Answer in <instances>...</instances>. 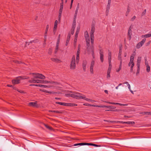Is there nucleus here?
<instances>
[{
	"label": "nucleus",
	"instance_id": "nucleus-1",
	"mask_svg": "<svg viewBox=\"0 0 151 151\" xmlns=\"http://www.w3.org/2000/svg\"><path fill=\"white\" fill-rule=\"evenodd\" d=\"M29 77L27 76H19L16 77L12 81V83L13 84H18L20 83L21 81L23 79H28Z\"/></svg>",
	"mask_w": 151,
	"mask_h": 151
},
{
	"label": "nucleus",
	"instance_id": "nucleus-2",
	"mask_svg": "<svg viewBox=\"0 0 151 151\" xmlns=\"http://www.w3.org/2000/svg\"><path fill=\"white\" fill-rule=\"evenodd\" d=\"M29 82L30 83H46L47 82L46 81L39 79H32L29 81Z\"/></svg>",
	"mask_w": 151,
	"mask_h": 151
},
{
	"label": "nucleus",
	"instance_id": "nucleus-3",
	"mask_svg": "<svg viewBox=\"0 0 151 151\" xmlns=\"http://www.w3.org/2000/svg\"><path fill=\"white\" fill-rule=\"evenodd\" d=\"M75 57V55L73 56L70 64V68L72 69H74L76 67Z\"/></svg>",
	"mask_w": 151,
	"mask_h": 151
},
{
	"label": "nucleus",
	"instance_id": "nucleus-4",
	"mask_svg": "<svg viewBox=\"0 0 151 151\" xmlns=\"http://www.w3.org/2000/svg\"><path fill=\"white\" fill-rule=\"evenodd\" d=\"M32 74L35 78H39L42 79H44L45 78V77L41 74L33 73Z\"/></svg>",
	"mask_w": 151,
	"mask_h": 151
},
{
	"label": "nucleus",
	"instance_id": "nucleus-5",
	"mask_svg": "<svg viewBox=\"0 0 151 151\" xmlns=\"http://www.w3.org/2000/svg\"><path fill=\"white\" fill-rule=\"evenodd\" d=\"M146 40V39L145 38L143 39L141 41L139 42L136 45V48L137 49H139L140 47H142L145 42Z\"/></svg>",
	"mask_w": 151,
	"mask_h": 151
},
{
	"label": "nucleus",
	"instance_id": "nucleus-6",
	"mask_svg": "<svg viewBox=\"0 0 151 151\" xmlns=\"http://www.w3.org/2000/svg\"><path fill=\"white\" fill-rule=\"evenodd\" d=\"M77 95L74 94L75 97L74 98L76 99H83L84 96H82V95L80 93H77Z\"/></svg>",
	"mask_w": 151,
	"mask_h": 151
},
{
	"label": "nucleus",
	"instance_id": "nucleus-7",
	"mask_svg": "<svg viewBox=\"0 0 151 151\" xmlns=\"http://www.w3.org/2000/svg\"><path fill=\"white\" fill-rule=\"evenodd\" d=\"M132 35V30L131 29V26L129 27V30H128V32L127 33V35L128 37L129 40H130L131 39L132 37L131 35Z\"/></svg>",
	"mask_w": 151,
	"mask_h": 151
},
{
	"label": "nucleus",
	"instance_id": "nucleus-8",
	"mask_svg": "<svg viewBox=\"0 0 151 151\" xmlns=\"http://www.w3.org/2000/svg\"><path fill=\"white\" fill-rule=\"evenodd\" d=\"M80 51V48L79 47L78 48V50L76 54V60L77 63H78L79 59V54Z\"/></svg>",
	"mask_w": 151,
	"mask_h": 151
},
{
	"label": "nucleus",
	"instance_id": "nucleus-9",
	"mask_svg": "<svg viewBox=\"0 0 151 151\" xmlns=\"http://www.w3.org/2000/svg\"><path fill=\"white\" fill-rule=\"evenodd\" d=\"M99 53L100 55V58L101 61L102 62H103L104 60V52L101 49H99Z\"/></svg>",
	"mask_w": 151,
	"mask_h": 151
},
{
	"label": "nucleus",
	"instance_id": "nucleus-10",
	"mask_svg": "<svg viewBox=\"0 0 151 151\" xmlns=\"http://www.w3.org/2000/svg\"><path fill=\"white\" fill-rule=\"evenodd\" d=\"M95 31V27L94 24L91 25V29L90 32V36H94V33Z\"/></svg>",
	"mask_w": 151,
	"mask_h": 151
},
{
	"label": "nucleus",
	"instance_id": "nucleus-11",
	"mask_svg": "<svg viewBox=\"0 0 151 151\" xmlns=\"http://www.w3.org/2000/svg\"><path fill=\"white\" fill-rule=\"evenodd\" d=\"M37 102L35 101V102H30L29 105L30 106H33L34 107H38V105L37 104Z\"/></svg>",
	"mask_w": 151,
	"mask_h": 151
},
{
	"label": "nucleus",
	"instance_id": "nucleus-12",
	"mask_svg": "<svg viewBox=\"0 0 151 151\" xmlns=\"http://www.w3.org/2000/svg\"><path fill=\"white\" fill-rule=\"evenodd\" d=\"M56 104H59L60 105H63L64 106H71V104H71L70 103H62V102H56Z\"/></svg>",
	"mask_w": 151,
	"mask_h": 151
},
{
	"label": "nucleus",
	"instance_id": "nucleus-13",
	"mask_svg": "<svg viewBox=\"0 0 151 151\" xmlns=\"http://www.w3.org/2000/svg\"><path fill=\"white\" fill-rule=\"evenodd\" d=\"M128 86V88L129 89L131 93H133V91H136V89L135 88V86H132V90L130 88V86Z\"/></svg>",
	"mask_w": 151,
	"mask_h": 151
},
{
	"label": "nucleus",
	"instance_id": "nucleus-14",
	"mask_svg": "<svg viewBox=\"0 0 151 151\" xmlns=\"http://www.w3.org/2000/svg\"><path fill=\"white\" fill-rule=\"evenodd\" d=\"M141 58V57H138L137 63V67L140 66Z\"/></svg>",
	"mask_w": 151,
	"mask_h": 151
},
{
	"label": "nucleus",
	"instance_id": "nucleus-15",
	"mask_svg": "<svg viewBox=\"0 0 151 151\" xmlns=\"http://www.w3.org/2000/svg\"><path fill=\"white\" fill-rule=\"evenodd\" d=\"M70 33H69L68 34V35L67 37V38L66 41V43H65L66 46L68 45V42H69V41L70 40Z\"/></svg>",
	"mask_w": 151,
	"mask_h": 151
},
{
	"label": "nucleus",
	"instance_id": "nucleus-16",
	"mask_svg": "<svg viewBox=\"0 0 151 151\" xmlns=\"http://www.w3.org/2000/svg\"><path fill=\"white\" fill-rule=\"evenodd\" d=\"M87 63V62L86 61H84L83 62V70L85 71H86V65Z\"/></svg>",
	"mask_w": 151,
	"mask_h": 151
},
{
	"label": "nucleus",
	"instance_id": "nucleus-17",
	"mask_svg": "<svg viewBox=\"0 0 151 151\" xmlns=\"http://www.w3.org/2000/svg\"><path fill=\"white\" fill-rule=\"evenodd\" d=\"M38 42V40H32V41H30V42H26L25 45H26V46H27L28 45H29L30 44H32L33 43H36V42Z\"/></svg>",
	"mask_w": 151,
	"mask_h": 151
},
{
	"label": "nucleus",
	"instance_id": "nucleus-18",
	"mask_svg": "<svg viewBox=\"0 0 151 151\" xmlns=\"http://www.w3.org/2000/svg\"><path fill=\"white\" fill-rule=\"evenodd\" d=\"M110 5L107 4V6H106V15L107 16L108 15V14L109 12V10L110 9Z\"/></svg>",
	"mask_w": 151,
	"mask_h": 151
},
{
	"label": "nucleus",
	"instance_id": "nucleus-19",
	"mask_svg": "<svg viewBox=\"0 0 151 151\" xmlns=\"http://www.w3.org/2000/svg\"><path fill=\"white\" fill-rule=\"evenodd\" d=\"M122 49L120 47L119 48V53L118 54V59L119 60H120V59H122L121 58V55H122Z\"/></svg>",
	"mask_w": 151,
	"mask_h": 151
},
{
	"label": "nucleus",
	"instance_id": "nucleus-20",
	"mask_svg": "<svg viewBox=\"0 0 151 151\" xmlns=\"http://www.w3.org/2000/svg\"><path fill=\"white\" fill-rule=\"evenodd\" d=\"M80 27H77V29L76 30V34H75V37H76V38L78 37V34L79 32V30H80Z\"/></svg>",
	"mask_w": 151,
	"mask_h": 151
},
{
	"label": "nucleus",
	"instance_id": "nucleus-21",
	"mask_svg": "<svg viewBox=\"0 0 151 151\" xmlns=\"http://www.w3.org/2000/svg\"><path fill=\"white\" fill-rule=\"evenodd\" d=\"M51 59L52 61H54L55 62L58 63H59L60 61V60L58 58H51Z\"/></svg>",
	"mask_w": 151,
	"mask_h": 151
},
{
	"label": "nucleus",
	"instance_id": "nucleus-22",
	"mask_svg": "<svg viewBox=\"0 0 151 151\" xmlns=\"http://www.w3.org/2000/svg\"><path fill=\"white\" fill-rule=\"evenodd\" d=\"M134 57H135V54H132L130 56V61H131L132 62H134Z\"/></svg>",
	"mask_w": 151,
	"mask_h": 151
},
{
	"label": "nucleus",
	"instance_id": "nucleus-23",
	"mask_svg": "<svg viewBox=\"0 0 151 151\" xmlns=\"http://www.w3.org/2000/svg\"><path fill=\"white\" fill-rule=\"evenodd\" d=\"M92 106L96 107H100V108H104L105 107V106L104 105H92Z\"/></svg>",
	"mask_w": 151,
	"mask_h": 151
},
{
	"label": "nucleus",
	"instance_id": "nucleus-24",
	"mask_svg": "<svg viewBox=\"0 0 151 151\" xmlns=\"http://www.w3.org/2000/svg\"><path fill=\"white\" fill-rule=\"evenodd\" d=\"M85 37L86 39L89 38V35L87 31H85Z\"/></svg>",
	"mask_w": 151,
	"mask_h": 151
},
{
	"label": "nucleus",
	"instance_id": "nucleus-25",
	"mask_svg": "<svg viewBox=\"0 0 151 151\" xmlns=\"http://www.w3.org/2000/svg\"><path fill=\"white\" fill-rule=\"evenodd\" d=\"M130 12V8H129V6H128V7H127V11L125 15H126V16H127L128 15Z\"/></svg>",
	"mask_w": 151,
	"mask_h": 151
},
{
	"label": "nucleus",
	"instance_id": "nucleus-26",
	"mask_svg": "<svg viewBox=\"0 0 151 151\" xmlns=\"http://www.w3.org/2000/svg\"><path fill=\"white\" fill-rule=\"evenodd\" d=\"M83 99H84L88 101L93 102L95 101L94 100L91 99H89L87 98L84 96Z\"/></svg>",
	"mask_w": 151,
	"mask_h": 151
},
{
	"label": "nucleus",
	"instance_id": "nucleus-27",
	"mask_svg": "<svg viewBox=\"0 0 151 151\" xmlns=\"http://www.w3.org/2000/svg\"><path fill=\"white\" fill-rule=\"evenodd\" d=\"M76 21H75V20H73V21L72 26V29H75V27H76Z\"/></svg>",
	"mask_w": 151,
	"mask_h": 151
},
{
	"label": "nucleus",
	"instance_id": "nucleus-28",
	"mask_svg": "<svg viewBox=\"0 0 151 151\" xmlns=\"http://www.w3.org/2000/svg\"><path fill=\"white\" fill-rule=\"evenodd\" d=\"M65 95L67 96H70L73 98H74V94H71V93H68L65 94Z\"/></svg>",
	"mask_w": 151,
	"mask_h": 151
},
{
	"label": "nucleus",
	"instance_id": "nucleus-29",
	"mask_svg": "<svg viewBox=\"0 0 151 151\" xmlns=\"http://www.w3.org/2000/svg\"><path fill=\"white\" fill-rule=\"evenodd\" d=\"M105 107H106L108 109H114L116 108V107L113 106H105Z\"/></svg>",
	"mask_w": 151,
	"mask_h": 151
},
{
	"label": "nucleus",
	"instance_id": "nucleus-30",
	"mask_svg": "<svg viewBox=\"0 0 151 151\" xmlns=\"http://www.w3.org/2000/svg\"><path fill=\"white\" fill-rule=\"evenodd\" d=\"M91 38V44H93L94 37L92 36H90Z\"/></svg>",
	"mask_w": 151,
	"mask_h": 151
},
{
	"label": "nucleus",
	"instance_id": "nucleus-31",
	"mask_svg": "<svg viewBox=\"0 0 151 151\" xmlns=\"http://www.w3.org/2000/svg\"><path fill=\"white\" fill-rule=\"evenodd\" d=\"M112 67V65L111 64H109V67L107 70V72H111Z\"/></svg>",
	"mask_w": 151,
	"mask_h": 151
},
{
	"label": "nucleus",
	"instance_id": "nucleus-32",
	"mask_svg": "<svg viewBox=\"0 0 151 151\" xmlns=\"http://www.w3.org/2000/svg\"><path fill=\"white\" fill-rule=\"evenodd\" d=\"M85 145V142L81 143H79L75 144L74 145V146H76L77 145Z\"/></svg>",
	"mask_w": 151,
	"mask_h": 151
},
{
	"label": "nucleus",
	"instance_id": "nucleus-33",
	"mask_svg": "<svg viewBox=\"0 0 151 151\" xmlns=\"http://www.w3.org/2000/svg\"><path fill=\"white\" fill-rule=\"evenodd\" d=\"M92 52V55L93 58H95V54L94 52V49L93 48H92V50H91Z\"/></svg>",
	"mask_w": 151,
	"mask_h": 151
},
{
	"label": "nucleus",
	"instance_id": "nucleus-34",
	"mask_svg": "<svg viewBox=\"0 0 151 151\" xmlns=\"http://www.w3.org/2000/svg\"><path fill=\"white\" fill-rule=\"evenodd\" d=\"M146 9H145L144 11H143V12L142 13H141V17H143V16H144V15H145L146 13Z\"/></svg>",
	"mask_w": 151,
	"mask_h": 151
},
{
	"label": "nucleus",
	"instance_id": "nucleus-35",
	"mask_svg": "<svg viewBox=\"0 0 151 151\" xmlns=\"http://www.w3.org/2000/svg\"><path fill=\"white\" fill-rule=\"evenodd\" d=\"M134 65V63H133L132 64L130 67V72H132L133 71V68Z\"/></svg>",
	"mask_w": 151,
	"mask_h": 151
},
{
	"label": "nucleus",
	"instance_id": "nucleus-36",
	"mask_svg": "<svg viewBox=\"0 0 151 151\" xmlns=\"http://www.w3.org/2000/svg\"><path fill=\"white\" fill-rule=\"evenodd\" d=\"M47 82H48V83H52V84H54V85H57V84H60L58 82H53L52 83L50 81H48Z\"/></svg>",
	"mask_w": 151,
	"mask_h": 151
},
{
	"label": "nucleus",
	"instance_id": "nucleus-37",
	"mask_svg": "<svg viewBox=\"0 0 151 151\" xmlns=\"http://www.w3.org/2000/svg\"><path fill=\"white\" fill-rule=\"evenodd\" d=\"M60 35L59 34L58 36V37L57 40V43L58 44H59L60 42Z\"/></svg>",
	"mask_w": 151,
	"mask_h": 151
},
{
	"label": "nucleus",
	"instance_id": "nucleus-38",
	"mask_svg": "<svg viewBox=\"0 0 151 151\" xmlns=\"http://www.w3.org/2000/svg\"><path fill=\"white\" fill-rule=\"evenodd\" d=\"M127 123L128 124H135L134 122H128Z\"/></svg>",
	"mask_w": 151,
	"mask_h": 151
},
{
	"label": "nucleus",
	"instance_id": "nucleus-39",
	"mask_svg": "<svg viewBox=\"0 0 151 151\" xmlns=\"http://www.w3.org/2000/svg\"><path fill=\"white\" fill-rule=\"evenodd\" d=\"M147 72H149L150 70V67L149 65L147 66Z\"/></svg>",
	"mask_w": 151,
	"mask_h": 151
},
{
	"label": "nucleus",
	"instance_id": "nucleus-40",
	"mask_svg": "<svg viewBox=\"0 0 151 151\" xmlns=\"http://www.w3.org/2000/svg\"><path fill=\"white\" fill-rule=\"evenodd\" d=\"M79 3H78L77 4V7L75 11V12H78L79 9Z\"/></svg>",
	"mask_w": 151,
	"mask_h": 151
},
{
	"label": "nucleus",
	"instance_id": "nucleus-41",
	"mask_svg": "<svg viewBox=\"0 0 151 151\" xmlns=\"http://www.w3.org/2000/svg\"><path fill=\"white\" fill-rule=\"evenodd\" d=\"M111 56H108V62L109 64H111Z\"/></svg>",
	"mask_w": 151,
	"mask_h": 151
},
{
	"label": "nucleus",
	"instance_id": "nucleus-42",
	"mask_svg": "<svg viewBox=\"0 0 151 151\" xmlns=\"http://www.w3.org/2000/svg\"><path fill=\"white\" fill-rule=\"evenodd\" d=\"M144 114L146 115H151V112L145 111Z\"/></svg>",
	"mask_w": 151,
	"mask_h": 151
},
{
	"label": "nucleus",
	"instance_id": "nucleus-43",
	"mask_svg": "<svg viewBox=\"0 0 151 151\" xmlns=\"http://www.w3.org/2000/svg\"><path fill=\"white\" fill-rule=\"evenodd\" d=\"M87 52L88 54H90L91 53V51L90 50V48H87Z\"/></svg>",
	"mask_w": 151,
	"mask_h": 151
},
{
	"label": "nucleus",
	"instance_id": "nucleus-44",
	"mask_svg": "<svg viewBox=\"0 0 151 151\" xmlns=\"http://www.w3.org/2000/svg\"><path fill=\"white\" fill-rule=\"evenodd\" d=\"M140 66L137 67V72L136 73L137 74H138L139 72V70H140Z\"/></svg>",
	"mask_w": 151,
	"mask_h": 151
},
{
	"label": "nucleus",
	"instance_id": "nucleus-45",
	"mask_svg": "<svg viewBox=\"0 0 151 151\" xmlns=\"http://www.w3.org/2000/svg\"><path fill=\"white\" fill-rule=\"evenodd\" d=\"M122 84H126V85H130L127 82H125L123 83H119L118 85H122Z\"/></svg>",
	"mask_w": 151,
	"mask_h": 151
},
{
	"label": "nucleus",
	"instance_id": "nucleus-46",
	"mask_svg": "<svg viewBox=\"0 0 151 151\" xmlns=\"http://www.w3.org/2000/svg\"><path fill=\"white\" fill-rule=\"evenodd\" d=\"M151 36V35L150 34H147L146 35H145V37H149Z\"/></svg>",
	"mask_w": 151,
	"mask_h": 151
},
{
	"label": "nucleus",
	"instance_id": "nucleus-47",
	"mask_svg": "<svg viewBox=\"0 0 151 151\" xmlns=\"http://www.w3.org/2000/svg\"><path fill=\"white\" fill-rule=\"evenodd\" d=\"M92 145H93V143L85 142V145L92 146Z\"/></svg>",
	"mask_w": 151,
	"mask_h": 151
},
{
	"label": "nucleus",
	"instance_id": "nucleus-48",
	"mask_svg": "<svg viewBox=\"0 0 151 151\" xmlns=\"http://www.w3.org/2000/svg\"><path fill=\"white\" fill-rule=\"evenodd\" d=\"M136 18V17L135 16H134L131 19V21H133Z\"/></svg>",
	"mask_w": 151,
	"mask_h": 151
},
{
	"label": "nucleus",
	"instance_id": "nucleus-49",
	"mask_svg": "<svg viewBox=\"0 0 151 151\" xmlns=\"http://www.w3.org/2000/svg\"><path fill=\"white\" fill-rule=\"evenodd\" d=\"M110 72H107V78H109L110 77Z\"/></svg>",
	"mask_w": 151,
	"mask_h": 151
},
{
	"label": "nucleus",
	"instance_id": "nucleus-50",
	"mask_svg": "<svg viewBox=\"0 0 151 151\" xmlns=\"http://www.w3.org/2000/svg\"><path fill=\"white\" fill-rule=\"evenodd\" d=\"M14 62H15V63H19V64L22 63L21 61H19L17 60H14Z\"/></svg>",
	"mask_w": 151,
	"mask_h": 151
},
{
	"label": "nucleus",
	"instance_id": "nucleus-51",
	"mask_svg": "<svg viewBox=\"0 0 151 151\" xmlns=\"http://www.w3.org/2000/svg\"><path fill=\"white\" fill-rule=\"evenodd\" d=\"M83 105L84 106H92L91 104H87V103L84 104Z\"/></svg>",
	"mask_w": 151,
	"mask_h": 151
},
{
	"label": "nucleus",
	"instance_id": "nucleus-52",
	"mask_svg": "<svg viewBox=\"0 0 151 151\" xmlns=\"http://www.w3.org/2000/svg\"><path fill=\"white\" fill-rule=\"evenodd\" d=\"M86 43H90V39L89 38H86Z\"/></svg>",
	"mask_w": 151,
	"mask_h": 151
},
{
	"label": "nucleus",
	"instance_id": "nucleus-53",
	"mask_svg": "<svg viewBox=\"0 0 151 151\" xmlns=\"http://www.w3.org/2000/svg\"><path fill=\"white\" fill-rule=\"evenodd\" d=\"M48 93H50L51 94H54L56 93V92L54 91H48L47 92Z\"/></svg>",
	"mask_w": 151,
	"mask_h": 151
},
{
	"label": "nucleus",
	"instance_id": "nucleus-54",
	"mask_svg": "<svg viewBox=\"0 0 151 151\" xmlns=\"http://www.w3.org/2000/svg\"><path fill=\"white\" fill-rule=\"evenodd\" d=\"M60 9H63V2L61 3H60Z\"/></svg>",
	"mask_w": 151,
	"mask_h": 151
},
{
	"label": "nucleus",
	"instance_id": "nucleus-55",
	"mask_svg": "<svg viewBox=\"0 0 151 151\" xmlns=\"http://www.w3.org/2000/svg\"><path fill=\"white\" fill-rule=\"evenodd\" d=\"M94 63H95L94 61L93 60L91 62V65L94 66Z\"/></svg>",
	"mask_w": 151,
	"mask_h": 151
},
{
	"label": "nucleus",
	"instance_id": "nucleus-56",
	"mask_svg": "<svg viewBox=\"0 0 151 151\" xmlns=\"http://www.w3.org/2000/svg\"><path fill=\"white\" fill-rule=\"evenodd\" d=\"M73 0H71V3H70V9H71L72 7V4H73Z\"/></svg>",
	"mask_w": 151,
	"mask_h": 151
},
{
	"label": "nucleus",
	"instance_id": "nucleus-57",
	"mask_svg": "<svg viewBox=\"0 0 151 151\" xmlns=\"http://www.w3.org/2000/svg\"><path fill=\"white\" fill-rule=\"evenodd\" d=\"M120 61V63L119 64V66H120L122 67V59H120V60H119Z\"/></svg>",
	"mask_w": 151,
	"mask_h": 151
},
{
	"label": "nucleus",
	"instance_id": "nucleus-58",
	"mask_svg": "<svg viewBox=\"0 0 151 151\" xmlns=\"http://www.w3.org/2000/svg\"><path fill=\"white\" fill-rule=\"evenodd\" d=\"M133 63H134V62H132L131 61H130V62L128 64L129 66H131V65H132V64Z\"/></svg>",
	"mask_w": 151,
	"mask_h": 151
},
{
	"label": "nucleus",
	"instance_id": "nucleus-59",
	"mask_svg": "<svg viewBox=\"0 0 151 151\" xmlns=\"http://www.w3.org/2000/svg\"><path fill=\"white\" fill-rule=\"evenodd\" d=\"M59 44H58L57 43H56L55 49H56V50H58V49Z\"/></svg>",
	"mask_w": 151,
	"mask_h": 151
},
{
	"label": "nucleus",
	"instance_id": "nucleus-60",
	"mask_svg": "<svg viewBox=\"0 0 151 151\" xmlns=\"http://www.w3.org/2000/svg\"><path fill=\"white\" fill-rule=\"evenodd\" d=\"M74 30H75V29H71V34L72 35H73L74 33Z\"/></svg>",
	"mask_w": 151,
	"mask_h": 151
},
{
	"label": "nucleus",
	"instance_id": "nucleus-61",
	"mask_svg": "<svg viewBox=\"0 0 151 151\" xmlns=\"http://www.w3.org/2000/svg\"><path fill=\"white\" fill-rule=\"evenodd\" d=\"M48 129H49L50 130H51V131L53 130V128H52L51 127H50L48 126Z\"/></svg>",
	"mask_w": 151,
	"mask_h": 151
},
{
	"label": "nucleus",
	"instance_id": "nucleus-62",
	"mask_svg": "<svg viewBox=\"0 0 151 151\" xmlns=\"http://www.w3.org/2000/svg\"><path fill=\"white\" fill-rule=\"evenodd\" d=\"M150 43V41H149L146 44V46H147L149 45Z\"/></svg>",
	"mask_w": 151,
	"mask_h": 151
},
{
	"label": "nucleus",
	"instance_id": "nucleus-63",
	"mask_svg": "<svg viewBox=\"0 0 151 151\" xmlns=\"http://www.w3.org/2000/svg\"><path fill=\"white\" fill-rule=\"evenodd\" d=\"M90 43H86V46L87 48H89V47L90 46Z\"/></svg>",
	"mask_w": 151,
	"mask_h": 151
},
{
	"label": "nucleus",
	"instance_id": "nucleus-64",
	"mask_svg": "<svg viewBox=\"0 0 151 151\" xmlns=\"http://www.w3.org/2000/svg\"><path fill=\"white\" fill-rule=\"evenodd\" d=\"M63 10V9H60L59 11V13H60V14H62Z\"/></svg>",
	"mask_w": 151,
	"mask_h": 151
}]
</instances>
